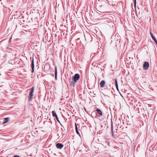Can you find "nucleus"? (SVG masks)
I'll list each match as a JSON object with an SVG mask.
<instances>
[{"label":"nucleus","instance_id":"nucleus-1","mask_svg":"<svg viewBox=\"0 0 157 157\" xmlns=\"http://www.w3.org/2000/svg\"><path fill=\"white\" fill-rule=\"evenodd\" d=\"M34 91V87L33 86L30 89L29 95L28 96V101H30L32 99L33 96V92Z\"/></svg>","mask_w":157,"mask_h":157},{"label":"nucleus","instance_id":"nucleus-2","mask_svg":"<svg viewBox=\"0 0 157 157\" xmlns=\"http://www.w3.org/2000/svg\"><path fill=\"white\" fill-rule=\"evenodd\" d=\"M80 78V75L78 74H76L72 77V79L74 81V82H76Z\"/></svg>","mask_w":157,"mask_h":157},{"label":"nucleus","instance_id":"nucleus-3","mask_svg":"<svg viewBox=\"0 0 157 157\" xmlns=\"http://www.w3.org/2000/svg\"><path fill=\"white\" fill-rule=\"evenodd\" d=\"M95 111H96L101 116H102V112L101 110L99 109H97L95 111L92 112L91 113V114L95 115L96 113Z\"/></svg>","mask_w":157,"mask_h":157},{"label":"nucleus","instance_id":"nucleus-4","mask_svg":"<svg viewBox=\"0 0 157 157\" xmlns=\"http://www.w3.org/2000/svg\"><path fill=\"white\" fill-rule=\"evenodd\" d=\"M149 67V63L148 62H145L143 65V68L145 70H148Z\"/></svg>","mask_w":157,"mask_h":157},{"label":"nucleus","instance_id":"nucleus-5","mask_svg":"<svg viewBox=\"0 0 157 157\" xmlns=\"http://www.w3.org/2000/svg\"><path fill=\"white\" fill-rule=\"evenodd\" d=\"M56 146L57 148L61 149L63 147V145L61 143H58L56 144Z\"/></svg>","mask_w":157,"mask_h":157},{"label":"nucleus","instance_id":"nucleus-6","mask_svg":"<svg viewBox=\"0 0 157 157\" xmlns=\"http://www.w3.org/2000/svg\"><path fill=\"white\" fill-rule=\"evenodd\" d=\"M31 68H32V72L33 73L34 72V59L33 58L32 61V63H31Z\"/></svg>","mask_w":157,"mask_h":157},{"label":"nucleus","instance_id":"nucleus-7","mask_svg":"<svg viewBox=\"0 0 157 157\" xmlns=\"http://www.w3.org/2000/svg\"><path fill=\"white\" fill-rule=\"evenodd\" d=\"M70 85L71 87H74L75 86V82H74V80H73L69 82Z\"/></svg>","mask_w":157,"mask_h":157},{"label":"nucleus","instance_id":"nucleus-8","mask_svg":"<svg viewBox=\"0 0 157 157\" xmlns=\"http://www.w3.org/2000/svg\"><path fill=\"white\" fill-rule=\"evenodd\" d=\"M105 81L104 80H102L100 83V87L101 88H103L104 87V86H105Z\"/></svg>","mask_w":157,"mask_h":157},{"label":"nucleus","instance_id":"nucleus-9","mask_svg":"<svg viewBox=\"0 0 157 157\" xmlns=\"http://www.w3.org/2000/svg\"><path fill=\"white\" fill-rule=\"evenodd\" d=\"M150 34L151 37V38L153 40L155 41V42L156 43V44H157V40H156V38L155 37L153 36V34L151 32H150Z\"/></svg>","mask_w":157,"mask_h":157},{"label":"nucleus","instance_id":"nucleus-10","mask_svg":"<svg viewBox=\"0 0 157 157\" xmlns=\"http://www.w3.org/2000/svg\"><path fill=\"white\" fill-rule=\"evenodd\" d=\"M111 128L112 134V136H113L114 133V132L113 131V121H112V120H111Z\"/></svg>","mask_w":157,"mask_h":157},{"label":"nucleus","instance_id":"nucleus-11","mask_svg":"<svg viewBox=\"0 0 157 157\" xmlns=\"http://www.w3.org/2000/svg\"><path fill=\"white\" fill-rule=\"evenodd\" d=\"M75 129L77 134L78 135L80 136V133L78 130L77 126L76 123H75Z\"/></svg>","mask_w":157,"mask_h":157},{"label":"nucleus","instance_id":"nucleus-12","mask_svg":"<svg viewBox=\"0 0 157 157\" xmlns=\"http://www.w3.org/2000/svg\"><path fill=\"white\" fill-rule=\"evenodd\" d=\"M57 67L56 66L55 67V78L56 79H57Z\"/></svg>","mask_w":157,"mask_h":157},{"label":"nucleus","instance_id":"nucleus-13","mask_svg":"<svg viewBox=\"0 0 157 157\" xmlns=\"http://www.w3.org/2000/svg\"><path fill=\"white\" fill-rule=\"evenodd\" d=\"M52 116L54 117H56L57 116L56 113V112L54 111H52Z\"/></svg>","mask_w":157,"mask_h":157},{"label":"nucleus","instance_id":"nucleus-14","mask_svg":"<svg viewBox=\"0 0 157 157\" xmlns=\"http://www.w3.org/2000/svg\"><path fill=\"white\" fill-rule=\"evenodd\" d=\"M9 119V118H5L4 119V121H3V123L5 124V123H6V122H8V121Z\"/></svg>","mask_w":157,"mask_h":157},{"label":"nucleus","instance_id":"nucleus-15","mask_svg":"<svg viewBox=\"0 0 157 157\" xmlns=\"http://www.w3.org/2000/svg\"><path fill=\"white\" fill-rule=\"evenodd\" d=\"M115 80V84L116 86H118V83H117V78H115L114 79Z\"/></svg>","mask_w":157,"mask_h":157},{"label":"nucleus","instance_id":"nucleus-16","mask_svg":"<svg viewBox=\"0 0 157 157\" xmlns=\"http://www.w3.org/2000/svg\"><path fill=\"white\" fill-rule=\"evenodd\" d=\"M105 142L106 143V144H107V145L108 146H109V141H108V140H106Z\"/></svg>","mask_w":157,"mask_h":157},{"label":"nucleus","instance_id":"nucleus-17","mask_svg":"<svg viewBox=\"0 0 157 157\" xmlns=\"http://www.w3.org/2000/svg\"><path fill=\"white\" fill-rule=\"evenodd\" d=\"M55 118H56L57 121L58 122L60 123V121H59V119L58 118V116L56 117H55Z\"/></svg>","mask_w":157,"mask_h":157},{"label":"nucleus","instance_id":"nucleus-18","mask_svg":"<svg viewBox=\"0 0 157 157\" xmlns=\"http://www.w3.org/2000/svg\"><path fill=\"white\" fill-rule=\"evenodd\" d=\"M134 6H136V0H134Z\"/></svg>","mask_w":157,"mask_h":157},{"label":"nucleus","instance_id":"nucleus-19","mask_svg":"<svg viewBox=\"0 0 157 157\" xmlns=\"http://www.w3.org/2000/svg\"><path fill=\"white\" fill-rule=\"evenodd\" d=\"M115 42L117 44L118 42V40L117 39V40H115Z\"/></svg>","mask_w":157,"mask_h":157},{"label":"nucleus","instance_id":"nucleus-20","mask_svg":"<svg viewBox=\"0 0 157 157\" xmlns=\"http://www.w3.org/2000/svg\"><path fill=\"white\" fill-rule=\"evenodd\" d=\"M14 157H20V156L18 155H15L14 156Z\"/></svg>","mask_w":157,"mask_h":157},{"label":"nucleus","instance_id":"nucleus-21","mask_svg":"<svg viewBox=\"0 0 157 157\" xmlns=\"http://www.w3.org/2000/svg\"><path fill=\"white\" fill-rule=\"evenodd\" d=\"M116 89H117V90H119V89H118V86H116Z\"/></svg>","mask_w":157,"mask_h":157},{"label":"nucleus","instance_id":"nucleus-22","mask_svg":"<svg viewBox=\"0 0 157 157\" xmlns=\"http://www.w3.org/2000/svg\"><path fill=\"white\" fill-rule=\"evenodd\" d=\"M106 22H107L108 23L109 22L108 20H107L106 21H105V23L106 24L107 23Z\"/></svg>","mask_w":157,"mask_h":157},{"label":"nucleus","instance_id":"nucleus-23","mask_svg":"<svg viewBox=\"0 0 157 157\" xmlns=\"http://www.w3.org/2000/svg\"><path fill=\"white\" fill-rule=\"evenodd\" d=\"M114 36H112V39L113 37Z\"/></svg>","mask_w":157,"mask_h":157},{"label":"nucleus","instance_id":"nucleus-24","mask_svg":"<svg viewBox=\"0 0 157 157\" xmlns=\"http://www.w3.org/2000/svg\"><path fill=\"white\" fill-rule=\"evenodd\" d=\"M61 124V125L62 126V125L61 124Z\"/></svg>","mask_w":157,"mask_h":157}]
</instances>
